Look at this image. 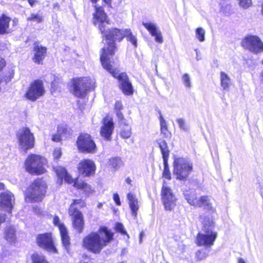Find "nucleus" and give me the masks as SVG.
Listing matches in <instances>:
<instances>
[{"label": "nucleus", "mask_w": 263, "mask_h": 263, "mask_svg": "<svg viewBox=\"0 0 263 263\" xmlns=\"http://www.w3.org/2000/svg\"><path fill=\"white\" fill-rule=\"evenodd\" d=\"M124 37H125L127 41L130 42L136 48L137 47V39L130 29H124Z\"/></svg>", "instance_id": "32"}, {"label": "nucleus", "mask_w": 263, "mask_h": 263, "mask_svg": "<svg viewBox=\"0 0 263 263\" xmlns=\"http://www.w3.org/2000/svg\"><path fill=\"white\" fill-rule=\"evenodd\" d=\"M36 243L39 247L52 253H57L54 246L51 234L50 233L39 234L36 238Z\"/></svg>", "instance_id": "12"}, {"label": "nucleus", "mask_w": 263, "mask_h": 263, "mask_svg": "<svg viewBox=\"0 0 263 263\" xmlns=\"http://www.w3.org/2000/svg\"><path fill=\"white\" fill-rule=\"evenodd\" d=\"M115 229L117 231L121 233V234L127 235L126 231L124 229V226L122 223H117L115 226Z\"/></svg>", "instance_id": "42"}, {"label": "nucleus", "mask_w": 263, "mask_h": 263, "mask_svg": "<svg viewBox=\"0 0 263 263\" xmlns=\"http://www.w3.org/2000/svg\"><path fill=\"white\" fill-rule=\"evenodd\" d=\"M241 45L243 48L254 54L263 52V42L256 35L246 36L242 41Z\"/></svg>", "instance_id": "7"}, {"label": "nucleus", "mask_w": 263, "mask_h": 263, "mask_svg": "<svg viewBox=\"0 0 263 263\" xmlns=\"http://www.w3.org/2000/svg\"><path fill=\"white\" fill-rule=\"evenodd\" d=\"M182 82L183 84V85L185 86V87L187 88L190 89L192 87V83H191V77L187 73H184L182 76Z\"/></svg>", "instance_id": "39"}, {"label": "nucleus", "mask_w": 263, "mask_h": 263, "mask_svg": "<svg viewBox=\"0 0 263 263\" xmlns=\"http://www.w3.org/2000/svg\"><path fill=\"white\" fill-rule=\"evenodd\" d=\"M209 252V250L206 249L200 250L196 253V257L199 260L204 259L208 256Z\"/></svg>", "instance_id": "36"}, {"label": "nucleus", "mask_w": 263, "mask_h": 263, "mask_svg": "<svg viewBox=\"0 0 263 263\" xmlns=\"http://www.w3.org/2000/svg\"><path fill=\"white\" fill-rule=\"evenodd\" d=\"M47 53V48L39 44L35 45L33 48V61L35 63L40 64L45 59Z\"/></svg>", "instance_id": "21"}, {"label": "nucleus", "mask_w": 263, "mask_h": 263, "mask_svg": "<svg viewBox=\"0 0 263 263\" xmlns=\"http://www.w3.org/2000/svg\"><path fill=\"white\" fill-rule=\"evenodd\" d=\"M98 232H92L83 240V246L94 253H99L113 237V233L106 227H101Z\"/></svg>", "instance_id": "2"}, {"label": "nucleus", "mask_w": 263, "mask_h": 263, "mask_svg": "<svg viewBox=\"0 0 263 263\" xmlns=\"http://www.w3.org/2000/svg\"><path fill=\"white\" fill-rule=\"evenodd\" d=\"M78 148L82 153H95L97 147L91 137L88 134H82L77 141Z\"/></svg>", "instance_id": "10"}, {"label": "nucleus", "mask_w": 263, "mask_h": 263, "mask_svg": "<svg viewBox=\"0 0 263 263\" xmlns=\"http://www.w3.org/2000/svg\"><path fill=\"white\" fill-rule=\"evenodd\" d=\"M114 200L117 205H121V202L120 200V197L119 195L117 193H115L114 194Z\"/></svg>", "instance_id": "47"}, {"label": "nucleus", "mask_w": 263, "mask_h": 263, "mask_svg": "<svg viewBox=\"0 0 263 263\" xmlns=\"http://www.w3.org/2000/svg\"><path fill=\"white\" fill-rule=\"evenodd\" d=\"M142 25L148 31L152 36L155 37V41L159 43H162L163 40L161 31L156 24L152 22H142Z\"/></svg>", "instance_id": "20"}, {"label": "nucleus", "mask_w": 263, "mask_h": 263, "mask_svg": "<svg viewBox=\"0 0 263 263\" xmlns=\"http://www.w3.org/2000/svg\"><path fill=\"white\" fill-rule=\"evenodd\" d=\"M173 173L177 179L186 180L193 170V164L184 158H176L173 164Z\"/></svg>", "instance_id": "4"}, {"label": "nucleus", "mask_w": 263, "mask_h": 263, "mask_svg": "<svg viewBox=\"0 0 263 263\" xmlns=\"http://www.w3.org/2000/svg\"><path fill=\"white\" fill-rule=\"evenodd\" d=\"M13 75H14V71L13 70H11L10 72H9V74L8 76H6V78H5V81L6 82H8L10 81H11V80L12 79V78L13 77Z\"/></svg>", "instance_id": "48"}, {"label": "nucleus", "mask_w": 263, "mask_h": 263, "mask_svg": "<svg viewBox=\"0 0 263 263\" xmlns=\"http://www.w3.org/2000/svg\"><path fill=\"white\" fill-rule=\"evenodd\" d=\"M120 127V135L124 139L129 138L132 135L131 126L128 124L127 121L121 122L119 124Z\"/></svg>", "instance_id": "26"}, {"label": "nucleus", "mask_w": 263, "mask_h": 263, "mask_svg": "<svg viewBox=\"0 0 263 263\" xmlns=\"http://www.w3.org/2000/svg\"><path fill=\"white\" fill-rule=\"evenodd\" d=\"M102 206V204L100 203L98 205V208H101Z\"/></svg>", "instance_id": "61"}, {"label": "nucleus", "mask_w": 263, "mask_h": 263, "mask_svg": "<svg viewBox=\"0 0 263 263\" xmlns=\"http://www.w3.org/2000/svg\"><path fill=\"white\" fill-rule=\"evenodd\" d=\"M123 105L122 102L120 101H117L115 104V111L122 110L123 109Z\"/></svg>", "instance_id": "45"}, {"label": "nucleus", "mask_w": 263, "mask_h": 263, "mask_svg": "<svg viewBox=\"0 0 263 263\" xmlns=\"http://www.w3.org/2000/svg\"><path fill=\"white\" fill-rule=\"evenodd\" d=\"M90 79L79 78L73 79L72 81V93L78 98L84 97L87 91L90 88Z\"/></svg>", "instance_id": "9"}, {"label": "nucleus", "mask_w": 263, "mask_h": 263, "mask_svg": "<svg viewBox=\"0 0 263 263\" xmlns=\"http://www.w3.org/2000/svg\"><path fill=\"white\" fill-rule=\"evenodd\" d=\"M4 185L2 183H0V190L4 188Z\"/></svg>", "instance_id": "59"}, {"label": "nucleus", "mask_w": 263, "mask_h": 263, "mask_svg": "<svg viewBox=\"0 0 263 263\" xmlns=\"http://www.w3.org/2000/svg\"><path fill=\"white\" fill-rule=\"evenodd\" d=\"M4 238L10 244L15 243L16 240V231L12 226H7L5 229Z\"/></svg>", "instance_id": "24"}, {"label": "nucleus", "mask_w": 263, "mask_h": 263, "mask_svg": "<svg viewBox=\"0 0 263 263\" xmlns=\"http://www.w3.org/2000/svg\"><path fill=\"white\" fill-rule=\"evenodd\" d=\"M238 263H246L245 260L242 258H238Z\"/></svg>", "instance_id": "55"}, {"label": "nucleus", "mask_w": 263, "mask_h": 263, "mask_svg": "<svg viewBox=\"0 0 263 263\" xmlns=\"http://www.w3.org/2000/svg\"><path fill=\"white\" fill-rule=\"evenodd\" d=\"M128 203L130 208L132 215L137 217V211L139 209L138 200L136 196L133 194L128 193L127 195Z\"/></svg>", "instance_id": "23"}, {"label": "nucleus", "mask_w": 263, "mask_h": 263, "mask_svg": "<svg viewBox=\"0 0 263 263\" xmlns=\"http://www.w3.org/2000/svg\"><path fill=\"white\" fill-rule=\"evenodd\" d=\"M17 138L20 146L25 152L33 147L34 137L29 128L23 127L20 129L17 133Z\"/></svg>", "instance_id": "8"}, {"label": "nucleus", "mask_w": 263, "mask_h": 263, "mask_svg": "<svg viewBox=\"0 0 263 263\" xmlns=\"http://www.w3.org/2000/svg\"><path fill=\"white\" fill-rule=\"evenodd\" d=\"M177 123L179 125V127L183 130H187V127L185 124V121L183 119L179 118L177 119Z\"/></svg>", "instance_id": "44"}, {"label": "nucleus", "mask_w": 263, "mask_h": 263, "mask_svg": "<svg viewBox=\"0 0 263 263\" xmlns=\"http://www.w3.org/2000/svg\"><path fill=\"white\" fill-rule=\"evenodd\" d=\"M62 153L60 148H55L53 152V156L55 159H59L61 156Z\"/></svg>", "instance_id": "46"}, {"label": "nucleus", "mask_w": 263, "mask_h": 263, "mask_svg": "<svg viewBox=\"0 0 263 263\" xmlns=\"http://www.w3.org/2000/svg\"><path fill=\"white\" fill-rule=\"evenodd\" d=\"M231 85V80L224 72H220V85L223 90L228 91Z\"/></svg>", "instance_id": "30"}, {"label": "nucleus", "mask_w": 263, "mask_h": 263, "mask_svg": "<svg viewBox=\"0 0 263 263\" xmlns=\"http://www.w3.org/2000/svg\"><path fill=\"white\" fill-rule=\"evenodd\" d=\"M114 128V123L112 120L104 118L103 119V125L101 129V135L104 137L105 139L110 140Z\"/></svg>", "instance_id": "19"}, {"label": "nucleus", "mask_w": 263, "mask_h": 263, "mask_svg": "<svg viewBox=\"0 0 263 263\" xmlns=\"http://www.w3.org/2000/svg\"><path fill=\"white\" fill-rule=\"evenodd\" d=\"M28 2L31 7H33L37 3L36 0H28Z\"/></svg>", "instance_id": "53"}, {"label": "nucleus", "mask_w": 263, "mask_h": 263, "mask_svg": "<svg viewBox=\"0 0 263 263\" xmlns=\"http://www.w3.org/2000/svg\"><path fill=\"white\" fill-rule=\"evenodd\" d=\"M79 170L80 172L85 176H90L95 172V164L90 159H85L79 163Z\"/></svg>", "instance_id": "18"}, {"label": "nucleus", "mask_w": 263, "mask_h": 263, "mask_svg": "<svg viewBox=\"0 0 263 263\" xmlns=\"http://www.w3.org/2000/svg\"><path fill=\"white\" fill-rule=\"evenodd\" d=\"M204 227L209 225L207 229L208 231L205 234L199 233L196 237V243L198 246H205L206 247H211L214 245V242L217 237V233L213 232L211 228L212 227V221L208 218L207 221L205 220L202 221Z\"/></svg>", "instance_id": "6"}, {"label": "nucleus", "mask_w": 263, "mask_h": 263, "mask_svg": "<svg viewBox=\"0 0 263 263\" xmlns=\"http://www.w3.org/2000/svg\"><path fill=\"white\" fill-rule=\"evenodd\" d=\"M116 114L118 119L119 124L121 123V122L124 123L127 122V120L124 118L121 110L116 111Z\"/></svg>", "instance_id": "43"}, {"label": "nucleus", "mask_w": 263, "mask_h": 263, "mask_svg": "<svg viewBox=\"0 0 263 263\" xmlns=\"http://www.w3.org/2000/svg\"><path fill=\"white\" fill-rule=\"evenodd\" d=\"M184 195L189 204L194 206H198L199 198L197 197L196 194L194 192L186 191L184 193Z\"/></svg>", "instance_id": "31"}, {"label": "nucleus", "mask_w": 263, "mask_h": 263, "mask_svg": "<svg viewBox=\"0 0 263 263\" xmlns=\"http://www.w3.org/2000/svg\"><path fill=\"white\" fill-rule=\"evenodd\" d=\"M108 163L109 165L116 169L120 167L123 164L121 158L118 157L111 158L109 160Z\"/></svg>", "instance_id": "33"}, {"label": "nucleus", "mask_w": 263, "mask_h": 263, "mask_svg": "<svg viewBox=\"0 0 263 263\" xmlns=\"http://www.w3.org/2000/svg\"><path fill=\"white\" fill-rule=\"evenodd\" d=\"M161 198L165 210L171 211L175 207L176 198L171 189L164 183L161 190Z\"/></svg>", "instance_id": "14"}, {"label": "nucleus", "mask_w": 263, "mask_h": 263, "mask_svg": "<svg viewBox=\"0 0 263 263\" xmlns=\"http://www.w3.org/2000/svg\"><path fill=\"white\" fill-rule=\"evenodd\" d=\"M95 12L93 14L92 22L94 25L98 26L101 31L106 27V25L109 24V20L101 7L95 5Z\"/></svg>", "instance_id": "13"}, {"label": "nucleus", "mask_w": 263, "mask_h": 263, "mask_svg": "<svg viewBox=\"0 0 263 263\" xmlns=\"http://www.w3.org/2000/svg\"><path fill=\"white\" fill-rule=\"evenodd\" d=\"M27 21H33L36 23H40L43 20V16L38 13H31L30 15L27 17Z\"/></svg>", "instance_id": "38"}, {"label": "nucleus", "mask_w": 263, "mask_h": 263, "mask_svg": "<svg viewBox=\"0 0 263 263\" xmlns=\"http://www.w3.org/2000/svg\"><path fill=\"white\" fill-rule=\"evenodd\" d=\"M14 203L13 195L10 192L7 191L0 195V209L9 213L12 212Z\"/></svg>", "instance_id": "15"}, {"label": "nucleus", "mask_w": 263, "mask_h": 263, "mask_svg": "<svg viewBox=\"0 0 263 263\" xmlns=\"http://www.w3.org/2000/svg\"><path fill=\"white\" fill-rule=\"evenodd\" d=\"M125 181L127 183L130 184L131 183L132 180L129 178H127L126 179Z\"/></svg>", "instance_id": "56"}, {"label": "nucleus", "mask_w": 263, "mask_h": 263, "mask_svg": "<svg viewBox=\"0 0 263 263\" xmlns=\"http://www.w3.org/2000/svg\"><path fill=\"white\" fill-rule=\"evenodd\" d=\"M11 18L3 15L0 18V34L8 33L9 32V22Z\"/></svg>", "instance_id": "27"}, {"label": "nucleus", "mask_w": 263, "mask_h": 263, "mask_svg": "<svg viewBox=\"0 0 263 263\" xmlns=\"http://www.w3.org/2000/svg\"><path fill=\"white\" fill-rule=\"evenodd\" d=\"M160 123L161 134H163L165 137H168L169 136V133L167 130V124L165 120L161 115L160 116Z\"/></svg>", "instance_id": "34"}, {"label": "nucleus", "mask_w": 263, "mask_h": 263, "mask_svg": "<svg viewBox=\"0 0 263 263\" xmlns=\"http://www.w3.org/2000/svg\"><path fill=\"white\" fill-rule=\"evenodd\" d=\"M45 92L43 83L42 81L37 80L32 83L29 86L25 96L31 101H35Z\"/></svg>", "instance_id": "11"}, {"label": "nucleus", "mask_w": 263, "mask_h": 263, "mask_svg": "<svg viewBox=\"0 0 263 263\" xmlns=\"http://www.w3.org/2000/svg\"><path fill=\"white\" fill-rule=\"evenodd\" d=\"M54 169L55 170V171L58 177V181L60 184H61L62 183L63 179H64L65 182L68 183H71L73 182L72 178L67 173L66 170L64 167L61 166H58L57 167H54Z\"/></svg>", "instance_id": "22"}, {"label": "nucleus", "mask_w": 263, "mask_h": 263, "mask_svg": "<svg viewBox=\"0 0 263 263\" xmlns=\"http://www.w3.org/2000/svg\"><path fill=\"white\" fill-rule=\"evenodd\" d=\"M98 0H91V2L93 3V4H96Z\"/></svg>", "instance_id": "60"}, {"label": "nucleus", "mask_w": 263, "mask_h": 263, "mask_svg": "<svg viewBox=\"0 0 263 263\" xmlns=\"http://www.w3.org/2000/svg\"><path fill=\"white\" fill-rule=\"evenodd\" d=\"M239 6L243 9H247L252 5V0H237Z\"/></svg>", "instance_id": "41"}, {"label": "nucleus", "mask_w": 263, "mask_h": 263, "mask_svg": "<svg viewBox=\"0 0 263 263\" xmlns=\"http://www.w3.org/2000/svg\"><path fill=\"white\" fill-rule=\"evenodd\" d=\"M69 214L72 217L74 228L78 233H82L84 227L83 217L82 213L77 210V208H74L71 205L69 209Z\"/></svg>", "instance_id": "16"}, {"label": "nucleus", "mask_w": 263, "mask_h": 263, "mask_svg": "<svg viewBox=\"0 0 263 263\" xmlns=\"http://www.w3.org/2000/svg\"><path fill=\"white\" fill-rule=\"evenodd\" d=\"M111 0H103V1L107 5L110 4Z\"/></svg>", "instance_id": "57"}, {"label": "nucleus", "mask_w": 263, "mask_h": 263, "mask_svg": "<svg viewBox=\"0 0 263 263\" xmlns=\"http://www.w3.org/2000/svg\"><path fill=\"white\" fill-rule=\"evenodd\" d=\"M47 184L45 181L37 179L31 184L26 193L25 199L27 202L41 201L46 192Z\"/></svg>", "instance_id": "3"}, {"label": "nucleus", "mask_w": 263, "mask_h": 263, "mask_svg": "<svg viewBox=\"0 0 263 263\" xmlns=\"http://www.w3.org/2000/svg\"><path fill=\"white\" fill-rule=\"evenodd\" d=\"M53 223L58 226L63 245L66 251L69 252L70 242L67 229L63 224L60 223V219L57 216L53 218Z\"/></svg>", "instance_id": "17"}, {"label": "nucleus", "mask_w": 263, "mask_h": 263, "mask_svg": "<svg viewBox=\"0 0 263 263\" xmlns=\"http://www.w3.org/2000/svg\"><path fill=\"white\" fill-rule=\"evenodd\" d=\"M168 159L163 160L164 170L163 172V177L166 179L170 180L171 179V174L169 170L168 164Z\"/></svg>", "instance_id": "37"}, {"label": "nucleus", "mask_w": 263, "mask_h": 263, "mask_svg": "<svg viewBox=\"0 0 263 263\" xmlns=\"http://www.w3.org/2000/svg\"><path fill=\"white\" fill-rule=\"evenodd\" d=\"M5 60L0 58V70L5 66Z\"/></svg>", "instance_id": "51"}, {"label": "nucleus", "mask_w": 263, "mask_h": 263, "mask_svg": "<svg viewBox=\"0 0 263 263\" xmlns=\"http://www.w3.org/2000/svg\"><path fill=\"white\" fill-rule=\"evenodd\" d=\"M205 33V30L201 27L197 28L196 30V37L200 42L204 41Z\"/></svg>", "instance_id": "40"}, {"label": "nucleus", "mask_w": 263, "mask_h": 263, "mask_svg": "<svg viewBox=\"0 0 263 263\" xmlns=\"http://www.w3.org/2000/svg\"><path fill=\"white\" fill-rule=\"evenodd\" d=\"M260 80L263 82V69L260 75Z\"/></svg>", "instance_id": "58"}, {"label": "nucleus", "mask_w": 263, "mask_h": 263, "mask_svg": "<svg viewBox=\"0 0 263 263\" xmlns=\"http://www.w3.org/2000/svg\"><path fill=\"white\" fill-rule=\"evenodd\" d=\"M101 34L106 40L110 42L108 43L106 47L102 48V53L100 60L103 68L111 75L119 80L120 87L122 92L130 95L133 93V87L129 82L127 76L125 73H119L118 65L110 60L109 55L114 54L116 48V41L120 42L124 38V29L120 30L116 28H104L101 31Z\"/></svg>", "instance_id": "1"}, {"label": "nucleus", "mask_w": 263, "mask_h": 263, "mask_svg": "<svg viewBox=\"0 0 263 263\" xmlns=\"http://www.w3.org/2000/svg\"><path fill=\"white\" fill-rule=\"evenodd\" d=\"M45 161V159L42 156L32 154L28 157L25 162L26 170L31 174H42L45 172L44 167Z\"/></svg>", "instance_id": "5"}, {"label": "nucleus", "mask_w": 263, "mask_h": 263, "mask_svg": "<svg viewBox=\"0 0 263 263\" xmlns=\"http://www.w3.org/2000/svg\"><path fill=\"white\" fill-rule=\"evenodd\" d=\"M143 235H144V233L143 232H141L140 234V236H139L140 243H141L142 242V237H143Z\"/></svg>", "instance_id": "54"}, {"label": "nucleus", "mask_w": 263, "mask_h": 263, "mask_svg": "<svg viewBox=\"0 0 263 263\" xmlns=\"http://www.w3.org/2000/svg\"><path fill=\"white\" fill-rule=\"evenodd\" d=\"M73 186L78 189L83 190L86 194H90L93 192V189L89 184L78 179L74 181Z\"/></svg>", "instance_id": "29"}, {"label": "nucleus", "mask_w": 263, "mask_h": 263, "mask_svg": "<svg viewBox=\"0 0 263 263\" xmlns=\"http://www.w3.org/2000/svg\"><path fill=\"white\" fill-rule=\"evenodd\" d=\"M83 202L82 199H77V200H73V203L71 204L70 206L71 205H73L74 208L75 207V205L78 204H83Z\"/></svg>", "instance_id": "49"}, {"label": "nucleus", "mask_w": 263, "mask_h": 263, "mask_svg": "<svg viewBox=\"0 0 263 263\" xmlns=\"http://www.w3.org/2000/svg\"><path fill=\"white\" fill-rule=\"evenodd\" d=\"M157 142L159 145V148L161 150L163 160L168 159L170 155V151L167 146L166 142L162 139H159L157 140Z\"/></svg>", "instance_id": "28"}, {"label": "nucleus", "mask_w": 263, "mask_h": 263, "mask_svg": "<svg viewBox=\"0 0 263 263\" xmlns=\"http://www.w3.org/2000/svg\"><path fill=\"white\" fill-rule=\"evenodd\" d=\"M31 259L33 263H48L44 256L37 253L32 255Z\"/></svg>", "instance_id": "35"}, {"label": "nucleus", "mask_w": 263, "mask_h": 263, "mask_svg": "<svg viewBox=\"0 0 263 263\" xmlns=\"http://www.w3.org/2000/svg\"><path fill=\"white\" fill-rule=\"evenodd\" d=\"M52 139L53 141L58 142L60 140L61 138L59 135H54L53 136Z\"/></svg>", "instance_id": "52"}, {"label": "nucleus", "mask_w": 263, "mask_h": 263, "mask_svg": "<svg viewBox=\"0 0 263 263\" xmlns=\"http://www.w3.org/2000/svg\"><path fill=\"white\" fill-rule=\"evenodd\" d=\"M65 130V128L63 126H59L58 127V131L59 134L62 135L64 133V130Z\"/></svg>", "instance_id": "50"}, {"label": "nucleus", "mask_w": 263, "mask_h": 263, "mask_svg": "<svg viewBox=\"0 0 263 263\" xmlns=\"http://www.w3.org/2000/svg\"><path fill=\"white\" fill-rule=\"evenodd\" d=\"M212 199L210 196H203L199 198L198 201V207L203 206L204 209L208 211H214V208L212 203Z\"/></svg>", "instance_id": "25"}]
</instances>
